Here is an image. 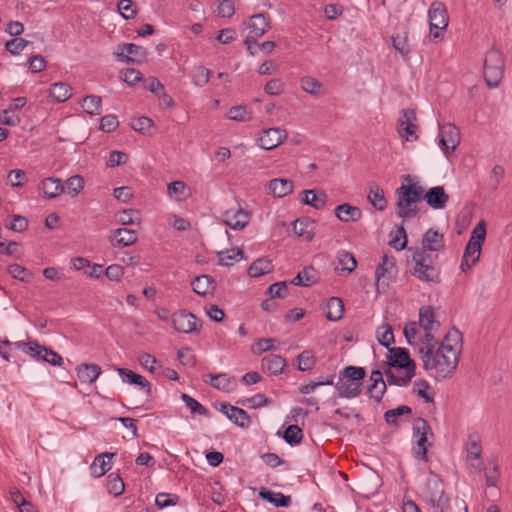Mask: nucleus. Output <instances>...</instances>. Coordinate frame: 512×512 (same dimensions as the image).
Returning <instances> with one entry per match:
<instances>
[{"instance_id": "nucleus-24", "label": "nucleus", "mask_w": 512, "mask_h": 512, "mask_svg": "<svg viewBox=\"0 0 512 512\" xmlns=\"http://www.w3.org/2000/svg\"><path fill=\"white\" fill-rule=\"evenodd\" d=\"M250 20V36L260 38L271 28L269 18L264 13L252 15Z\"/></svg>"}, {"instance_id": "nucleus-25", "label": "nucleus", "mask_w": 512, "mask_h": 512, "mask_svg": "<svg viewBox=\"0 0 512 512\" xmlns=\"http://www.w3.org/2000/svg\"><path fill=\"white\" fill-rule=\"evenodd\" d=\"M294 184L288 179H272L268 184V194L282 198L293 192Z\"/></svg>"}, {"instance_id": "nucleus-23", "label": "nucleus", "mask_w": 512, "mask_h": 512, "mask_svg": "<svg viewBox=\"0 0 512 512\" xmlns=\"http://www.w3.org/2000/svg\"><path fill=\"white\" fill-rule=\"evenodd\" d=\"M286 366V360L276 354H269L262 359V369L269 375H279L283 372Z\"/></svg>"}, {"instance_id": "nucleus-52", "label": "nucleus", "mask_w": 512, "mask_h": 512, "mask_svg": "<svg viewBox=\"0 0 512 512\" xmlns=\"http://www.w3.org/2000/svg\"><path fill=\"white\" fill-rule=\"evenodd\" d=\"M298 370L308 371L316 364V358L313 352L305 350L297 356Z\"/></svg>"}, {"instance_id": "nucleus-49", "label": "nucleus", "mask_w": 512, "mask_h": 512, "mask_svg": "<svg viewBox=\"0 0 512 512\" xmlns=\"http://www.w3.org/2000/svg\"><path fill=\"white\" fill-rule=\"evenodd\" d=\"M83 187V178L79 175H74L66 180L64 184V191L66 190L70 196L75 197L76 195L79 194Z\"/></svg>"}, {"instance_id": "nucleus-7", "label": "nucleus", "mask_w": 512, "mask_h": 512, "mask_svg": "<svg viewBox=\"0 0 512 512\" xmlns=\"http://www.w3.org/2000/svg\"><path fill=\"white\" fill-rule=\"evenodd\" d=\"M428 435L433 436L429 423L423 418H417L413 423V436L416 438V446L413 453L418 460H427Z\"/></svg>"}, {"instance_id": "nucleus-32", "label": "nucleus", "mask_w": 512, "mask_h": 512, "mask_svg": "<svg viewBox=\"0 0 512 512\" xmlns=\"http://www.w3.org/2000/svg\"><path fill=\"white\" fill-rule=\"evenodd\" d=\"M259 497L266 500L276 507H288L291 504V497L282 494L281 492H273L265 488L259 491Z\"/></svg>"}, {"instance_id": "nucleus-56", "label": "nucleus", "mask_w": 512, "mask_h": 512, "mask_svg": "<svg viewBox=\"0 0 512 512\" xmlns=\"http://www.w3.org/2000/svg\"><path fill=\"white\" fill-rule=\"evenodd\" d=\"M430 384L424 379H417L414 381L413 392L419 397L423 398L426 403H432L434 401L433 395L428 394Z\"/></svg>"}, {"instance_id": "nucleus-11", "label": "nucleus", "mask_w": 512, "mask_h": 512, "mask_svg": "<svg viewBox=\"0 0 512 512\" xmlns=\"http://www.w3.org/2000/svg\"><path fill=\"white\" fill-rule=\"evenodd\" d=\"M421 247L413 248V250H424L426 253L437 254L445 248V240L443 234L432 228L428 229L422 237Z\"/></svg>"}, {"instance_id": "nucleus-3", "label": "nucleus", "mask_w": 512, "mask_h": 512, "mask_svg": "<svg viewBox=\"0 0 512 512\" xmlns=\"http://www.w3.org/2000/svg\"><path fill=\"white\" fill-rule=\"evenodd\" d=\"M395 196L398 217L413 218L419 212L417 202L422 200L423 187L419 184H402L395 190Z\"/></svg>"}, {"instance_id": "nucleus-28", "label": "nucleus", "mask_w": 512, "mask_h": 512, "mask_svg": "<svg viewBox=\"0 0 512 512\" xmlns=\"http://www.w3.org/2000/svg\"><path fill=\"white\" fill-rule=\"evenodd\" d=\"M319 280V275L316 269L312 266H307L293 278L291 284L295 286L309 287Z\"/></svg>"}, {"instance_id": "nucleus-26", "label": "nucleus", "mask_w": 512, "mask_h": 512, "mask_svg": "<svg viewBox=\"0 0 512 512\" xmlns=\"http://www.w3.org/2000/svg\"><path fill=\"white\" fill-rule=\"evenodd\" d=\"M215 279L210 275L197 276L192 282L193 291L201 297H205L212 293L215 289Z\"/></svg>"}, {"instance_id": "nucleus-62", "label": "nucleus", "mask_w": 512, "mask_h": 512, "mask_svg": "<svg viewBox=\"0 0 512 512\" xmlns=\"http://www.w3.org/2000/svg\"><path fill=\"white\" fill-rule=\"evenodd\" d=\"M117 8L121 16L126 20L133 19L137 14V9L134 8L132 0H120Z\"/></svg>"}, {"instance_id": "nucleus-1", "label": "nucleus", "mask_w": 512, "mask_h": 512, "mask_svg": "<svg viewBox=\"0 0 512 512\" xmlns=\"http://www.w3.org/2000/svg\"><path fill=\"white\" fill-rule=\"evenodd\" d=\"M458 354L451 346H440L431 356H423V368L426 371L435 370L438 377H450L456 370Z\"/></svg>"}, {"instance_id": "nucleus-9", "label": "nucleus", "mask_w": 512, "mask_h": 512, "mask_svg": "<svg viewBox=\"0 0 512 512\" xmlns=\"http://www.w3.org/2000/svg\"><path fill=\"white\" fill-rule=\"evenodd\" d=\"M118 49L120 51L115 53L117 60L124 63H141L148 56L146 48L133 43L119 45Z\"/></svg>"}, {"instance_id": "nucleus-29", "label": "nucleus", "mask_w": 512, "mask_h": 512, "mask_svg": "<svg viewBox=\"0 0 512 512\" xmlns=\"http://www.w3.org/2000/svg\"><path fill=\"white\" fill-rule=\"evenodd\" d=\"M77 376L82 383L91 384L101 374V367L97 364H81L77 367Z\"/></svg>"}, {"instance_id": "nucleus-33", "label": "nucleus", "mask_w": 512, "mask_h": 512, "mask_svg": "<svg viewBox=\"0 0 512 512\" xmlns=\"http://www.w3.org/2000/svg\"><path fill=\"white\" fill-rule=\"evenodd\" d=\"M415 369L412 367L404 369L405 375L402 377L396 376L391 368L386 369L384 374L389 385L407 386L415 376Z\"/></svg>"}, {"instance_id": "nucleus-36", "label": "nucleus", "mask_w": 512, "mask_h": 512, "mask_svg": "<svg viewBox=\"0 0 512 512\" xmlns=\"http://www.w3.org/2000/svg\"><path fill=\"white\" fill-rule=\"evenodd\" d=\"M71 95V87L65 82L54 83L49 89V96L58 103L65 102Z\"/></svg>"}, {"instance_id": "nucleus-38", "label": "nucleus", "mask_w": 512, "mask_h": 512, "mask_svg": "<svg viewBox=\"0 0 512 512\" xmlns=\"http://www.w3.org/2000/svg\"><path fill=\"white\" fill-rule=\"evenodd\" d=\"M83 110L90 115H100L102 112V99L97 95H88L81 102Z\"/></svg>"}, {"instance_id": "nucleus-13", "label": "nucleus", "mask_w": 512, "mask_h": 512, "mask_svg": "<svg viewBox=\"0 0 512 512\" xmlns=\"http://www.w3.org/2000/svg\"><path fill=\"white\" fill-rule=\"evenodd\" d=\"M108 240L114 248H124L135 244L138 235L135 230L118 228L110 231Z\"/></svg>"}, {"instance_id": "nucleus-58", "label": "nucleus", "mask_w": 512, "mask_h": 512, "mask_svg": "<svg viewBox=\"0 0 512 512\" xmlns=\"http://www.w3.org/2000/svg\"><path fill=\"white\" fill-rule=\"evenodd\" d=\"M228 117L234 121L247 122L252 119V113L245 106H234L229 109Z\"/></svg>"}, {"instance_id": "nucleus-8", "label": "nucleus", "mask_w": 512, "mask_h": 512, "mask_svg": "<svg viewBox=\"0 0 512 512\" xmlns=\"http://www.w3.org/2000/svg\"><path fill=\"white\" fill-rule=\"evenodd\" d=\"M439 146L446 156L452 154L460 143V131L451 123L439 126Z\"/></svg>"}, {"instance_id": "nucleus-39", "label": "nucleus", "mask_w": 512, "mask_h": 512, "mask_svg": "<svg viewBox=\"0 0 512 512\" xmlns=\"http://www.w3.org/2000/svg\"><path fill=\"white\" fill-rule=\"evenodd\" d=\"M210 385L215 389L229 392L233 388V378L226 373H219L216 375L209 374Z\"/></svg>"}, {"instance_id": "nucleus-17", "label": "nucleus", "mask_w": 512, "mask_h": 512, "mask_svg": "<svg viewBox=\"0 0 512 512\" xmlns=\"http://www.w3.org/2000/svg\"><path fill=\"white\" fill-rule=\"evenodd\" d=\"M422 199L426 201L430 208L440 210L445 208L450 196L445 192L442 186H435L430 188L427 192L423 191Z\"/></svg>"}, {"instance_id": "nucleus-35", "label": "nucleus", "mask_w": 512, "mask_h": 512, "mask_svg": "<svg viewBox=\"0 0 512 512\" xmlns=\"http://www.w3.org/2000/svg\"><path fill=\"white\" fill-rule=\"evenodd\" d=\"M338 265L336 266L337 271L351 273L357 267V261L353 254L348 251L342 250L337 255Z\"/></svg>"}, {"instance_id": "nucleus-59", "label": "nucleus", "mask_w": 512, "mask_h": 512, "mask_svg": "<svg viewBox=\"0 0 512 512\" xmlns=\"http://www.w3.org/2000/svg\"><path fill=\"white\" fill-rule=\"evenodd\" d=\"M288 285L286 281L273 283L268 287L267 294L270 295L271 299H283L288 295Z\"/></svg>"}, {"instance_id": "nucleus-19", "label": "nucleus", "mask_w": 512, "mask_h": 512, "mask_svg": "<svg viewBox=\"0 0 512 512\" xmlns=\"http://www.w3.org/2000/svg\"><path fill=\"white\" fill-rule=\"evenodd\" d=\"M348 380L344 375L339 374L338 381L335 384V388L338 391V396L341 398H356L362 392L363 383H358L352 380Z\"/></svg>"}, {"instance_id": "nucleus-60", "label": "nucleus", "mask_w": 512, "mask_h": 512, "mask_svg": "<svg viewBox=\"0 0 512 512\" xmlns=\"http://www.w3.org/2000/svg\"><path fill=\"white\" fill-rule=\"evenodd\" d=\"M300 82L301 88L311 95H318L322 88V84L314 77L305 76Z\"/></svg>"}, {"instance_id": "nucleus-16", "label": "nucleus", "mask_w": 512, "mask_h": 512, "mask_svg": "<svg viewBox=\"0 0 512 512\" xmlns=\"http://www.w3.org/2000/svg\"><path fill=\"white\" fill-rule=\"evenodd\" d=\"M172 324L178 332L192 333L197 330V317L186 310H182L172 316Z\"/></svg>"}, {"instance_id": "nucleus-2", "label": "nucleus", "mask_w": 512, "mask_h": 512, "mask_svg": "<svg viewBox=\"0 0 512 512\" xmlns=\"http://www.w3.org/2000/svg\"><path fill=\"white\" fill-rule=\"evenodd\" d=\"M409 251L412 252L414 263L412 275L422 282L439 283L441 279L438 255L426 253L424 250H413V247Z\"/></svg>"}, {"instance_id": "nucleus-22", "label": "nucleus", "mask_w": 512, "mask_h": 512, "mask_svg": "<svg viewBox=\"0 0 512 512\" xmlns=\"http://www.w3.org/2000/svg\"><path fill=\"white\" fill-rule=\"evenodd\" d=\"M419 326L424 331H437L440 328V322L431 306H422L419 309Z\"/></svg>"}, {"instance_id": "nucleus-31", "label": "nucleus", "mask_w": 512, "mask_h": 512, "mask_svg": "<svg viewBox=\"0 0 512 512\" xmlns=\"http://www.w3.org/2000/svg\"><path fill=\"white\" fill-rule=\"evenodd\" d=\"M41 190L46 198L53 199L64 192V185L61 183L60 179L48 177L42 180Z\"/></svg>"}, {"instance_id": "nucleus-37", "label": "nucleus", "mask_w": 512, "mask_h": 512, "mask_svg": "<svg viewBox=\"0 0 512 512\" xmlns=\"http://www.w3.org/2000/svg\"><path fill=\"white\" fill-rule=\"evenodd\" d=\"M344 313L343 301L338 297H331L327 302L326 317L330 321H337Z\"/></svg>"}, {"instance_id": "nucleus-61", "label": "nucleus", "mask_w": 512, "mask_h": 512, "mask_svg": "<svg viewBox=\"0 0 512 512\" xmlns=\"http://www.w3.org/2000/svg\"><path fill=\"white\" fill-rule=\"evenodd\" d=\"M243 254L242 249H237L236 251L234 249L221 251L218 253L219 264L223 266H230L232 265L231 261L236 260L238 256L243 258Z\"/></svg>"}, {"instance_id": "nucleus-5", "label": "nucleus", "mask_w": 512, "mask_h": 512, "mask_svg": "<svg viewBox=\"0 0 512 512\" xmlns=\"http://www.w3.org/2000/svg\"><path fill=\"white\" fill-rule=\"evenodd\" d=\"M504 72V59L497 49H490L484 60V79L488 87L495 88L499 85Z\"/></svg>"}, {"instance_id": "nucleus-18", "label": "nucleus", "mask_w": 512, "mask_h": 512, "mask_svg": "<svg viewBox=\"0 0 512 512\" xmlns=\"http://www.w3.org/2000/svg\"><path fill=\"white\" fill-rule=\"evenodd\" d=\"M223 216V223L234 230L244 229L250 220V213L242 208L227 210Z\"/></svg>"}, {"instance_id": "nucleus-41", "label": "nucleus", "mask_w": 512, "mask_h": 512, "mask_svg": "<svg viewBox=\"0 0 512 512\" xmlns=\"http://www.w3.org/2000/svg\"><path fill=\"white\" fill-rule=\"evenodd\" d=\"M424 336L421 338L422 347L419 348V354L421 358L423 356H431L436 350V346L438 345V341L433 335L434 331H424Z\"/></svg>"}, {"instance_id": "nucleus-34", "label": "nucleus", "mask_w": 512, "mask_h": 512, "mask_svg": "<svg viewBox=\"0 0 512 512\" xmlns=\"http://www.w3.org/2000/svg\"><path fill=\"white\" fill-rule=\"evenodd\" d=\"M367 198L375 209L379 211L385 210L387 201L384 191L379 185L373 184L370 186Z\"/></svg>"}, {"instance_id": "nucleus-50", "label": "nucleus", "mask_w": 512, "mask_h": 512, "mask_svg": "<svg viewBox=\"0 0 512 512\" xmlns=\"http://www.w3.org/2000/svg\"><path fill=\"white\" fill-rule=\"evenodd\" d=\"M340 374L344 375L345 378L349 380L363 383V380L366 376V371L363 367H357V366H347L345 367Z\"/></svg>"}, {"instance_id": "nucleus-46", "label": "nucleus", "mask_w": 512, "mask_h": 512, "mask_svg": "<svg viewBox=\"0 0 512 512\" xmlns=\"http://www.w3.org/2000/svg\"><path fill=\"white\" fill-rule=\"evenodd\" d=\"M377 338L381 345L390 348V345L395 342L393 329L390 324L384 323L377 329Z\"/></svg>"}, {"instance_id": "nucleus-53", "label": "nucleus", "mask_w": 512, "mask_h": 512, "mask_svg": "<svg viewBox=\"0 0 512 512\" xmlns=\"http://www.w3.org/2000/svg\"><path fill=\"white\" fill-rule=\"evenodd\" d=\"M461 343L462 334L456 328H453L445 335L440 346H451L452 348H455L456 351L460 352Z\"/></svg>"}, {"instance_id": "nucleus-30", "label": "nucleus", "mask_w": 512, "mask_h": 512, "mask_svg": "<svg viewBox=\"0 0 512 512\" xmlns=\"http://www.w3.org/2000/svg\"><path fill=\"white\" fill-rule=\"evenodd\" d=\"M301 195L302 204L310 205L317 210L322 209L327 201V195L322 191L317 193L315 190H304Z\"/></svg>"}, {"instance_id": "nucleus-55", "label": "nucleus", "mask_w": 512, "mask_h": 512, "mask_svg": "<svg viewBox=\"0 0 512 512\" xmlns=\"http://www.w3.org/2000/svg\"><path fill=\"white\" fill-rule=\"evenodd\" d=\"M389 245L396 249L397 251H401L407 246V234L406 230L403 226H399L396 230L394 236L391 237L389 241Z\"/></svg>"}, {"instance_id": "nucleus-27", "label": "nucleus", "mask_w": 512, "mask_h": 512, "mask_svg": "<svg viewBox=\"0 0 512 512\" xmlns=\"http://www.w3.org/2000/svg\"><path fill=\"white\" fill-rule=\"evenodd\" d=\"M315 221L310 218H299L294 221L293 231L299 236L303 237L306 241H312L314 238Z\"/></svg>"}, {"instance_id": "nucleus-63", "label": "nucleus", "mask_w": 512, "mask_h": 512, "mask_svg": "<svg viewBox=\"0 0 512 512\" xmlns=\"http://www.w3.org/2000/svg\"><path fill=\"white\" fill-rule=\"evenodd\" d=\"M5 227L14 232H23L28 228V220L21 215H14L12 221L6 220Z\"/></svg>"}, {"instance_id": "nucleus-20", "label": "nucleus", "mask_w": 512, "mask_h": 512, "mask_svg": "<svg viewBox=\"0 0 512 512\" xmlns=\"http://www.w3.org/2000/svg\"><path fill=\"white\" fill-rule=\"evenodd\" d=\"M116 456V453L103 452L98 454L90 466L91 473L94 477L104 476L112 467L111 459Z\"/></svg>"}, {"instance_id": "nucleus-10", "label": "nucleus", "mask_w": 512, "mask_h": 512, "mask_svg": "<svg viewBox=\"0 0 512 512\" xmlns=\"http://www.w3.org/2000/svg\"><path fill=\"white\" fill-rule=\"evenodd\" d=\"M428 18L430 31L446 29L449 16L445 4L440 1L433 2L428 11Z\"/></svg>"}, {"instance_id": "nucleus-12", "label": "nucleus", "mask_w": 512, "mask_h": 512, "mask_svg": "<svg viewBox=\"0 0 512 512\" xmlns=\"http://www.w3.org/2000/svg\"><path fill=\"white\" fill-rule=\"evenodd\" d=\"M288 134L286 130L280 128H268L262 131V135L257 139L259 146L265 150H272L282 144Z\"/></svg>"}, {"instance_id": "nucleus-64", "label": "nucleus", "mask_w": 512, "mask_h": 512, "mask_svg": "<svg viewBox=\"0 0 512 512\" xmlns=\"http://www.w3.org/2000/svg\"><path fill=\"white\" fill-rule=\"evenodd\" d=\"M31 42L23 39V38H14L9 40L5 44V49L11 53L12 55H18L22 50H24Z\"/></svg>"}, {"instance_id": "nucleus-4", "label": "nucleus", "mask_w": 512, "mask_h": 512, "mask_svg": "<svg viewBox=\"0 0 512 512\" xmlns=\"http://www.w3.org/2000/svg\"><path fill=\"white\" fill-rule=\"evenodd\" d=\"M485 237L486 224L484 221H481L472 230L470 239L466 244L460 266L463 272H466L479 261L482 244L485 241Z\"/></svg>"}, {"instance_id": "nucleus-51", "label": "nucleus", "mask_w": 512, "mask_h": 512, "mask_svg": "<svg viewBox=\"0 0 512 512\" xmlns=\"http://www.w3.org/2000/svg\"><path fill=\"white\" fill-rule=\"evenodd\" d=\"M210 76L211 70L204 66L195 67L192 72L193 83L199 87L205 86L209 82Z\"/></svg>"}, {"instance_id": "nucleus-57", "label": "nucleus", "mask_w": 512, "mask_h": 512, "mask_svg": "<svg viewBox=\"0 0 512 512\" xmlns=\"http://www.w3.org/2000/svg\"><path fill=\"white\" fill-rule=\"evenodd\" d=\"M117 221L122 225H132L140 221L139 211L135 209H126L116 214Z\"/></svg>"}, {"instance_id": "nucleus-42", "label": "nucleus", "mask_w": 512, "mask_h": 512, "mask_svg": "<svg viewBox=\"0 0 512 512\" xmlns=\"http://www.w3.org/2000/svg\"><path fill=\"white\" fill-rule=\"evenodd\" d=\"M228 419L241 428H248L251 424L250 416L240 407L232 409L230 414H228Z\"/></svg>"}, {"instance_id": "nucleus-54", "label": "nucleus", "mask_w": 512, "mask_h": 512, "mask_svg": "<svg viewBox=\"0 0 512 512\" xmlns=\"http://www.w3.org/2000/svg\"><path fill=\"white\" fill-rule=\"evenodd\" d=\"M392 45L401 55L406 58L410 53V47L408 45V33L404 32L403 35L397 34L392 37Z\"/></svg>"}, {"instance_id": "nucleus-47", "label": "nucleus", "mask_w": 512, "mask_h": 512, "mask_svg": "<svg viewBox=\"0 0 512 512\" xmlns=\"http://www.w3.org/2000/svg\"><path fill=\"white\" fill-rule=\"evenodd\" d=\"M14 346L21 350L23 353L35 357L39 355V351H44L46 346L40 345L36 341H30V342H24V341H18L14 343Z\"/></svg>"}, {"instance_id": "nucleus-6", "label": "nucleus", "mask_w": 512, "mask_h": 512, "mask_svg": "<svg viewBox=\"0 0 512 512\" xmlns=\"http://www.w3.org/2000/svg\"><path fill=\"white\" fill-rule=\"evenodd\" d=\"M397 267L394 256L384 254L381 258V262L378 264L375 271V287L376 292H385L389 287L390 283L396 278Z\"/></svg>"}, {"instance_id": "nucleus-40", "label": "nucleus", "mask_w": 512, "mask_h": 512, "mask_svg": "<svg viewBox=\"0 0 512 512\" xmlns=\"http://www.w3.org/2000/svg\"><path fill=\"white\" fill-rule=\"evenodd\" d=\"M272 270L271 261L267 258H259L255 260L248 269V274L251 277H260L265 275Z\"/></svg>"}, {"instance_id": "nucleus-45", "label": "nucleus", "mask_w": 512, "mask_h": 512, "mask_svg": "<svg viewBox=\"0 0 512 512\" xmlns=\"http://www.w3.org/2000/svg\"><path fill=\"white\" fill-rule=\"evenodd\" d=\"M412 413L411 407L407 405L398 406L395 409L387 410L384 413L385 421L389 425L397 426L398 425V417L401 415H410Z\"/></svg>"}, {"instance_id": "nucleus-48", "label": "nucleus", "mask_w": 512, "mask_h": 512, "mask_svg": "<svg viewBox=\"0 0 512 512\" xmlns=\"http://www.w3.org/2000/svg\"><path fill=\"white\" fill-rule=\"evenodd\" d=\"M108 492L114 496H120L125 489V484L122 478L115 473H111L107 477Z\"/></svg>"}, {"instance_id": "nucleus-15", "label": "nucleus", "mask_w": 512, "mask_h": 512, "mask_svg": "<svg viewBox=\"0 0 512 512\" xmlns=\"http://www.w3.org/2000/svg\"><path fill=\"white\" fill-rule=\"evenodd\" d=\"M416 113L412 109H403L398 119V133L401 137L409 140L417 130Z\"/></svg>"}, {"instance_id": "nucleus-14", "label": "nucleus", "mask_w": 512, "mask_h": 512, "mask_svg": "<svg viewBox=\"0 0 512 512\" xmlns=\"http://www.w3.org/2000/svg\"><path fill=\"white\" fill-rule=\"evenodd\" d=\"M387 356L390 368L406 369L416 368L415 362L410 358L409 351L406 348H389Z\"/></svg>"}, {"instance_id": "nucleus-21", "label": "nucleus", "mask_w": 512, "mask_h": 512, "mask_svg": "<svg viewBox=\"0 0 512 512\" xmlns=\"http://www.w3.org/2000/svg\"><path fill=\"white\" fill-rule=\"evenodd\" d=\"M334 213L335 216L344 223L357 222L362 218L361 209L347 203L336 206Z\"/></svg>"}, {"instance_id": "nucleus-44", "label": "nucleus", "mask_w": 512, "mask_h": 512, "mask_svg": "<svg viewBox=\"0 0 512 512\" xmlns=\"http://www.w3.org/2000/svg\"><path fill=\"white\" fill-rule=\"evenodd\" d=\"M283 439L291 446L298 445L303 440V431L296 424L289 425L283 433Z\"/></svg>"}, {"instance_id": "nucleus-43", "label": "nucleus", "mask_w": 512, "mask_h": 512, "mask_svg": "<svg viewBox=\"0 0 512 512\" xmlns=\"http://www.w3.org/2000/svg\"><path fill=\"white\" fill-rule=\"evenodd\" d=\"M181 399L189 408L190 412L192 414H198L205 417H210V412L207 408H205L199 401L191 397L190 395L186 393H182Z\"/></svg>"}]
</instances>
